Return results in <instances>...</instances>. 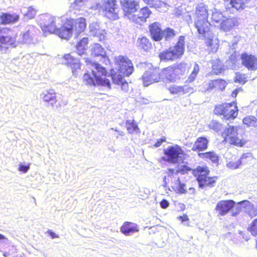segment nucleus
<instances>
[{
  "instance_id": "1",
  "label": "nucleus",
  "mask_w": 257,
  "mask_h": 257,
  "mask_svg": "<svg viewBox=\"0 0 257 257\" xmlns=\"http://www.w3.org/2000/svg\"><path fill=\"white\" fill-rule=\"evenodd\" d=\"M95 70H92L91 73H86L83 76V82L86 85L95 86L102 85L110 88V82L105 77L107 72L105 68L97 63L94 64Z\"/></svg>"
},
{
  "instance_id": "2",
  "label": "nucleus",
  "mask_w": 257,
  "mask_h": 257,
  "mask_svg": "<svg viewBox=\"0 0 257 257\" xmlns=\"http://www.w3.org/2000/svg\"><path fill=\"white\" fill-rule=\"evenodd\" d=\"M192 173L198 183L199 187L201 188L214 187L218 179L217 176H209L210 171L206 166H198L192 170Z\"/></svg>"
},
{
  "instance_id": "3",
  "label": "nucleus",
  "mask_w": 257,
  "mask_h": 257,
  "mask_svg": "<svg viewBox=\"0 0 257 257\" xmlns=\"http://www.w3.org/2000/svg\"><path fill=\"white\" fill-rule=\"evenodd\" d=\"M17 37L18 34L15 31L0 27V52L6 53L10 47H16L21 43Z\"/></svg>"
},
{
  "instance_id": "4",
  "label": "nucleus",
  "mask_w": 257,
  "mask_h": 257,
  "mask_svg": "<svg viewBox=\"0 0 257 257\" xmlns=\"http://www.w3.org/2000/svg\"><path fill=\"white\" fill-rule=\"evenodd\" d=\"M188 70L187 64L182 62L164 68L162 74L166 81L175 82L185 76Z\"/></svg>"
},
{
  "instance_id": "5",
  "label": "nucleus",
  "mask_w": 257,
  "mask_h": 257,
  "mask_svg": "<svg viewBox=\"0 0 257 257\" xmlns=\"http://www.w3.org/2000/svg\"><path fill=\"white\" fill-rule=\"evenodd\" d=\"M184 50L185 37L181 36L175 46L170 47L168 49L161 52L159 56L161 61L175 60L182 57Z\"/></svg>"
},
{
  "instance_id": "6",
  "label": "nucleus",
  "mask_w": 257,
  "mask_h": 257,
  "mask_svg": "<svg viewBox=\"0 0 257 257\" xmlns=\"http://www.w3.org/2000/svg\"><path fill=\"white\" fill-rule=\"evenodd\" d=\"M95 9L101 12L104 16L110 20L114 21L118 18V8L115 0L101 1L96 5Z\"/></svg>"
},
{
  "instance_id": "7",
  "label": "nucleus",
  "mask_w": 257,
  "mask_h": 257,
  "mask_svg": "<svg viewBox=\"0 0 257 257\" xmlns=\"http://www.w3.org/2000/svg\"><path fill=\"white\" fill-rule=\"evenodd\" d=\"M195 27L197 29L199 37L208 40V45H211L213 34L210 30V24L207 19H195Z\"/></svg>"
},
{
  "instance_id": "8",
  "label": "nucleus",
  "mask_w": 257,
  "mask_h": 257,
  "mask_svg": "<svg viewBox=\"0 0 257 257\" xmlns=\"http://www.w3.org/2000/svg\"><path fill=\"white\" fill-rule=\"evenodd\" d=\"M115 61L118 70L115 73L122 76H128L133 73L134 70L133 64L126 56H119L115 58Z\"/></svg>"
},
{
  "instance_id": "9",
  "label": "nucleus",
  "mask_w": 257,
  "mask_h": 257,
  "mask_svg": "<svg viewBox=\"0 0 257 257\" xmlns=\"http://www.w3.org/2000/svg\"><path fill=\"white\" fill-rule=\"evenodd\" d=\"M57 18L49 14L42 15L39 17V25L45 33H55L57 27Z\"/></svg>"
},
{
  "instance_id": "10",
  "label": "nucleus",
  "mask_w": 257,
  "mask_h": 257,
  "mask_svg": "<svg viewBox=\"0 0 257 257\" xmlns=\"http://www.w3.org/2000/svg\"><path fill=\"white\" fill-rule=\"evenodd\" d=\"M142 78L145 86L159 82L161 79L159 69L156 68H150L145 71Z\"/></svg>"
},
{
  "instance_id": "11",
  "label": "nucleus",
  "mask_w": 257,
  "mask_h": 257,
  "mask_svg": "<svg viewBox=\"0 0 257 257\" xmlns=\"http://www.w3.org/2000/svg\"><path fill=\"white\" fill-rule=\"evenodd\" d=\"M164 154L167 158V161L175 164L182 160L183 153L179 146H171L168 149L164 150Z\"/></svg>"
},
{
  "instance_id": "12",
  "label": "nucleus",
  "mask_w": 257,
  "mask_h": 257,
  "mask_svg": "<svg viewBox=\"0 0 257 257\" xmlns=\"http://www.w3.org/2000/svg\"><path fill=\"white\" fill-rule=\"evenodd\" d=\"M120 3L124 16L129 19L140 8L139 0H120Z\"/></svg>"
},
{
  "instance_id": "13",
  "label": "nucleus",
  "mask_w": 257,
  "mask_h": 257,
  "mask_svg": "<svg viewBox=\"0 0 257 257\" xmlns=\"http://www.w3.org/2000/svg\"><path fill=\"white\" fill-rule=\"evenodd\" d=\"M235 205L232 200H223L219 201L216 204L215 210L221 216L226 214Z\"/></svg>"
},
{
  "instance_id": "14",
  "label": "nucleus",
  "mask_w": 257,
  "mask_h": 257,
  "mask_svg": "<svg viewBox=\"0 0 257 257\" xmlns=\"http://www.w3.org/2000/svg\"><path fill=\"white\" fill-rule=\"evenodd\" d=\"M64 59L65 61L63 63L71 68L74 75L77 76L81 66L79 59L70 54L65 55Z\"/></svg>"
},
{
  "instance_id": "15",
  "label": "nucleus",
  "mask_w": 257,
  "mask_h": 257,
  "mask_svg": "<svg viewBox=\"0 0 257 257\" xmlns=\"http://www.w3.org/2000/svg\"><path fill=\"white\" fill-rule=\"evenodd\" d=\"M105 30L100 29L99 24L97 22H92L88 27V35L97 38L102 41L105 38Z\"/></svg>"
},
{
  "instance_id": "16",
  "label": "nucleus",
  "mask_w": 257,
  "mask_h": 257,
  "mask_svg": "<svg viewBox=\"0 0 257 257\" xmlns=\"http://www.w3.org/2000/svg\"><path fill=\"white\" fill-rule=\"evenodd\" d=\"M242 64L249 70H257V59L251 55L246 53H242L240 56Z\"/></svg>"
},
{
  "instance_id": "17",
  "label": "nucleus",
  "mask_w": 257,
  "mask_h": 257,
  "mask_svg": "<svg viewBox=\"0 0 257 257\" xmlns=\"http://www.w3.org/2000/svg\"><path fill=\"white\" fill-rule=\"evenodd\" d=\"M42 101L48 106L53 107L57 101L56 93L53 89L45 90L40 95Z\"/></svg>"
},
{
  "instance_id": "18",
  "label": "nucleus",
  "mask_w": 257,
  "mask_h": 257,
  "mask_svg": "<svg viewBox=\"0 0 257 257\" xmlns=\"http://www.w3.org/2000/svg\"><path fill=\"white\" fill-rule=\"evenodd\" d=\"M69 22L73 24V32L75 38L78 37L86 29V23L84 18L80 17Z\"/></svg>"
},
{
  "instance_id": "19",
  "label": "nucleus",
  "mask_w": 257,
  "mask_h": 257,
  "mask_svg": "<svg viewBox=\"0 0 257 257\" xmlns=\"http://www.w3.org/2000/svg\"><path fill=\"white\" fill-rule=\"evenodd\" d=\"M73 24L68 22L60 28L57 29L55 34L62 39L68 40L73 34Z\"/></svg>"
},
{
  "instance_id": "20",
  "label": "nucleus",
  "mask_w": 257,
  "mask_h": 257,
  "mask_svg": "<svg viewBox=\"0 0 257 257\" xmlns=\"http://www.w3.org/2000/svg\"><path fill=\"white\" fill-rule=\"evenodd\" d=\"M237 131L236 127L229 125L224 141L226 143H228L229 145H243L240 141L238 142L239 139L237 137Z\"/></svg>"
},
{
  "instance_id": "21",
  "label": "nucleus",
  "mask_w": 257,
  "mask_h": 257,
  "mask_svg": "<svg viewBox=\"0 0 257 257\" xmlns=\"http://www.w3.org/2000/svg\"><path fill=\"white\" fill-rule=\"evenodd\" d=\"M226 107L225 108L223 118L231 121L233 120L238 114V109L236 104L234 102L225 103Z\"/></svg>"
},
{
  "instance_id": "22",
  "label": "nucleus",
  "mask_w": 257,
  "mask_h": 257,
  "mask_svg": "<svg viewBox=\"0 0 257 257\" xmlns=\"http://www.w3.org/2000/svg\"><path fill=\"white\" fill-rule=\"evenodd\" d=\"M151 14V11L147 7H144L141 9L139 13L137 15H134L130 18V20H131L133 22L141 24L146 21L147 18H148Z\"/></svg>"
},
{
  "instance_id": "23",
  "label": "nucleus",
  "mask_w": 257,
  "mask_h": 257,
  "mask_svg": "<svg viewBox=\"0 0 257 257\" xmlns=\"http://www.w3.org/2000/svg\"><path fill=\"white\" fill-rule=\"evenodd\" d=\"M160 23L154 22L149 26V31L152 39L159 41L163 38V31L160 27Z\"/></svg>"
},
{
  "instance_id": "24",
  "label": "nucleus",
  "mask_w": 257,
  "mask_h": 257,
  "mask_svg": "<svg viewBox=\"0 0 257 257\" xmlns=\"http://www.w3.org/2000/svg\"><path fill=\"white\" fill-rule=\"evenodd\" d=\"M191 170V169L187 165L184 164H178L177 169H168L167 171L168 177L174 178L179 174L184 175L188 174Z\"/></svg>"
},
{
  "instance_id": "25",
  "label": "nucleus",
  "mask_w": 257,
  "mask_h": 257,
  "mask_svg": "<svg viewBox=\"0 0 257 257\" xmlns=\"http://www.w3.org/2000/svg\"><path fill=\"white\" fill-rule=\"evenodd\" d=\"M26 31L23 34L22 38V40L21 43L31 44L33 43L34 37V33L35 32V27L33 25H28L26 27Z\"/></svg>"
},
{
  "instance_id": "26",
  "label": "nucleus",
  "mask_w": 257,
  "mask_h": 257,
  "mask_svg": "<svg viewBox=\"0 0 257 257\" xmlns=\"http://www.w3.org/2000/svg\"><path fill=\"white\" fill-rule=\"evenodd\" d=\"M19 19V15L16 13H3L0 16L1 23L3 25L14 24L17 22Z\"/></svg>"
},
{
  "instance_id": "27",
  "label": "nucleus",
  "mask_w": 257,
  "mask_h": 257,
  "mask_svg": "<svg viewBox=\"0 0 257 257\" xmlns=\"http://www.w3.org/2000/svg\"><path fill=\"white\" fill-rule=\"evenodd\" d=\"M124 77L117 73H111V77L112 82L117 85L121 86V90L124 92H127L128 90V84Z\"/></svg>"
},
{
  "instance_id": "28",
  "label": "nucleus",
  "mask_w": 257,
  "mask_h": 257,
  "mask_svg": "<svg viewBox=\"0 0 257 257\" xmlns=\"http://www.w3.org/2000/svg\"><path fill=\"white\" fill-rule=\"evenodd\" d=\"M120 231L125 235H129L131 233L138 232L139 229L137 224L129 222H124L120 227Z\"/></svg>"
},
{
  "instance_id": "29",
  "label": "nucleus",
  "mask_w": 257,
  "mask_h": 257,
  "mask_svg": "<svg viewBox=\"0 0 257 257\" xmlns=\"http://www.w3.org/2000/svg\"><path fill=\"white\" fill-rule=\"evenodd\" d=\"M226 85V82L222 79H215L211 80L208 83L207 90L215 89L218 90H223Z\"/></svg>"
},
{
  "instance_id": "30",
  "label": "nucleus",
  "mask_w": 257,
  "mask_h": 257,
  "mask_svg": "<svg viewBox=\"0 0 257 257\" xmlns=\"http://www.w3.org/2000/svg\"><path fill=\"white\" fill-rule=\"evenodd\" d=\"M195 19H208V13L207 7L203 3L197 5L196 9Z\"/></svg>"
},
{
  "instance_id": "31",
  "label": "nucleus",
  "mask_w": 257,
  "mask_h": 257,
  "mask_svg": "<svg viewBox=\"0 0 257 257\" xmlns=\"http://www.w3.org/2000/svg\"><path fill=\"white\" fill-rule=\"evenodd\" d=\"M237 21L234 18H228L222 21L220 24V29L225 32L230 31L234 26L237 25Z\"/></svg>"
},
{
  "instance_id": "32",
  "label": "nucleus",
  "mask_w": 257,
  "mask_h": 257,
  "mask_svg": "<svg viewBox=\"0 0 257 257\" xmlns=\"http://www.w3.org/2000/svg\"><path fill=\"white\" fill-rule=\"evenodd\" d=\"M88 41V38L84 37L77 43L76 45V52L78 55L81 56L85 55Z\"/></svg>"
},
{
  "instance_id": "33",
  "label": "nucleus",
  "mask_w": 257,
  "mask_h": 257,
  "mask_svg": "<svg viewBox=\"0 0 257 257\" xmlns=\"http://www.w3.org/2000/svg\"><path fill=\"white\" fill-rule=\"evenodd\" d=\"M172 188L177 193L186 194L187 193L186 184L181 182L179 178L172 183Z\"/></svg>"
},
{
  "instance_id": "34",
  "label": "nucleus",
  "mask_w": 257,
  "mask_h": 257,
  "mask_svg": "<svg viewBox=\"0 0 257 257\" xmlns=\"http://www.w3.org/2000/svg\"><path fill=\"white\" fill-rule=\"evenodd\" d=\"M138 47L140 49L145 52H148L152 49V44L149 40L145 37L138 39L137 41Z\"/></svg>"
},
{
  "instance_id": "35",
  "label": "nucleus",
  "mask_w": 257,
  "mask_h": 257,
  "mask_svg": "<svg viewBox=\"0 0 257 257\" xmlns=\"http://www.w3.org/2000/svg\"><path fill=\"white\" fill-rule=\"evenodd\" d=\"M198 156L203 159H209L213 163L218 164V156L215 154L213 152H207L205 153H199Z\"/></svg>"
},
{
  "instance_id": "36",
  "label": "nucleus",
  "mask_w": 257,
  "mask_h": 257,
  "mask_svg": "<svg viewBox=\"0 0 257 257\" xmlns=\"http://www.w3.org/2000/svg\"><path fill=\"white\" fill-rule=\"evenodd\" d=\"M91 54L94 56H101L104 57L105 56V50L98 43L94 44L91 49Z\"/></svg>"
},
{
  "instance_id": "37",
  "label": "nucleus",
  "mask_w": 257,
  "mask_h": 257,
  "mask_svg": "<svg viewBox=\"0 0 257 257\" xmlns=\"http://www.w3.org/2000/svg\"><path fill=\"white\" fill-rule=\"evenodd\" d=\"M244 159L245 157L243 156L240 159L231 160L227 163V166L230 169H237L242 165V163H246L244 161Z\"/></svg>"
},
{
  "instance_id": "38",
  "label": "nucleus",
  "mask_w": 257,
  "mask_h": 257,
  "mask_svg": "<svg viewBox=\"0 0 257 257\" xmlns=\"http://www.w3.org/2000/svg\"><path fill=\"white\" fill-rule=\"evenodd\" d=\"M247 2L248 0H230V4L236 10L241 11L244 9Z\"/></svg>"
},
{
  "instance_id": "39",
  "label": "nucleus",
  "mask_w": 257,
  "mask_h": 257,
  "mask_svg": "<svg viewBox=\"0 0 257 257\" xmlns=\"http://www.w3.org/2000/svg\"><path fill=\"white\" fill-rule=\"evenodd\" d=\"M163 38H165L166 41H169L172 40L176 36V32L174 29L170 28H167L163 31Z\"/></svg>"
},
{
  "instance_id": "40",
  "label": "nucleus",
  "mask_w": 257,
  "mask_h": 257,
  "mask_svg": "<svg viewBox=\"0 0 257 257\" xmlns=\"http://www.w3.org/2000/svg\"><path fill=\"white\" fill-rule=\"evenodd\" d=\"M243 123L248 126L255 127L257 126V119L254 116H248L244 117Z\"/></svg>"
},
{
  "instance_id": "41",
  "label": "nucleus",
  "mask_w": 257,
  "mask_h": 257,
  "mask_svg": "<svg viewBox=\"0 0 257 257\" xmlns=\"http://www.w3.org/2000/svg\"><path fill=\"white\" fill-rule=\"evenodd\" d=\"M22 13L25 17L28 18L29 19H32L36 16L37 10L32 7H29L26 11H22Z\"/></svg>"
},
{
  "instance_id": "42",
  "label": "nucleus",
  "mask_w": 257,
  "mask_h": 257,
  "mask_svg": "<svg viewBox=\"0 0 257 257\" xmlns=\"http://www.w3.org/2000/svg\"><path fill=\"white\" fill-rule=\"evenodd\" d=\"M247 230L252 236H257V218L254 219L251 222Z\"/></svg>"
},
{
  "instance_id": "43",
  "label": "nucleus",
  "mask_w": 257,
  "mask_h": 257,
  "mask_svg": "<svg viewBox=\"0 0 257 257\" xmlns=\"http://www.w3.org/2000/svg\"><path fill=\"white\" fill-rule=\"evenodd\" d=\"M125 124L126 129L130 134L136 132L139 130L137 124L134 122L133 120H127Z\"/></svg>"
},
{
  "instance_id": "44",
  "label": "nucleus",
  "mask_w": 257,
  "mask_h": 257,
  "mask_svg": "<svg viewBox=\"0 0 257 257\" xmlns=\"http://www.w3.org/2000/svg\"><path fill=\"white\" fill-rule=\"evenodd\" d=\"M200 70L199 66L197 63H195L193 66V69L191 74L188 77L187 82H193L196 78L197 74L198 73Z\"/></svg>"
},
{
  "instance_id": "45",
  "label": "nucleus",
  "mask_w": 257,
  "mask_h": 257,
  "mask_svg": "<svg viewBox=\"0 0 257 257\" xmlns=\"http://www.w3.org/2000/svg\"><path fill=\"white\" fill-rule=\"evenodd\" d=\"M222 70V65L220 61H214L212 63V73L218 74L221 73Z\"/></svg>"
},
{
  "instance_id": "46",
  "label": "nucleus",
  "mask_w": 257,
  "mask_h": 257,
  "mask_svg": "<svg viewBox=\"0 0 257 257\" xmlns=\"http://www.w3.org/2000/svg\"><path fill=\"white\" fill-rule=\"evenodd\" d=\"M169 90L172 94H176L177 95H182V86H177L176 85H172L169 86Z\"/></svg>"
},
{
  "instance_id": "47",
  "label": "nucleus",
  "mask_w": 257,
  "mask_h": 257,
  "mask_svg": "<svg viewBox=\"0 0 257 257\" xmlns=\"http://www.w3.org/2000/svg\"><path fill=\"white\" fill-rule=\"evenodd\" d=\"M208 127L210 129L217 132L221 130V124L218 121L213 120L208 124Z\"/></svg>"
},
{
  "instance_id": "48",
  "label": "nucleus",
  "mask_w": 257,
  "mask_h": 257,
  "mask_svg": "<svg viewBox=\"0 0 257 257\" xmlns=\"http://www.w3.org/2000/svg\"><path fill=\"white\" fill-rule=\"evenodd\" d=\"M226 106L225 103L216 106L214 110V113L217 115H222L223 116Z\"/></svg>"
},
{
  "instance_id": "49",
  "label": "nucleus",
  "mask_w": 257,
  "mask_h": 257,
  "mask_svg": "<svg viewBox=\"0 0 257 257\" xmlns=\"http://www.w3.org/2000/svg\"><path fill=\"white\" fill-rule=\"evenodd\" d=\"M237 61V59L235 53L234 54H231L229 59L228 60V63L231 69H235V63Z\"/></svg>"
},
{
  "instance_id": "50",
  "label": "nucleus",
  "mask_w": 257,
  "mask_h": 257,
  "mask_svg": "<svg viewBox=\"0 0 257 257\" xmlns=\"http://www.w3.org/2000/svg\"><path fill=\"white\" fill-rule=\"evenodd\" d=\"M224 18L223 16L221 13L219 12H214L213 13L212 15V19L213 21L216 23H219L220 22H222L223 18Z\"/></svg>"
},
{
  "instance_id": "51",
  "label": "nucleus",
  "mask_w": 257,
  "mask_h": 257,
  "mask_svg": "<svg viewBox=\"0 0 257 257\" xmlns=\"http://www.w3.org/2000/svg\"><path fill=\"white\" fill-rule=\"evenodd\" d=\"M146 4L151 7L157 8L161 5V1H156L154 0H143Z\"/></svg>"
},
{
  "instance_id": "52",
  "label": "nucleus",
  "mask_w": 257,
  "mask_h": 257,
  "mask_svg": "<svg viewBox=\"0 0 257 257\" xmlns=\"http://www.w3.org/2000/svg\"><path fill=\"white\" fill-rule=\"evenodd\" d=\"M208 141L206 137H201L198 138L195 143L194 145H208Z\"/></svg>"
},
{
  "instance_id": "53",
  "label": "nucleus",
  "mask_w": 257,
  "mask_h": 257,
  "mask_svg": "<svg viewBox=\"0 0 257 257\" xmlns=\"http://www.w3.org/2000/svg\"><path fill=\"white\" fill-rule=\"evenodd\" d=\"M182 95L186 93H191L193 91V88L188 86V85H184L182 86Z\"/></svg>"
},
{
  "instance_id": "54",
  "label": "nucleus",
  "mask_w": 257,
  "mask_h": 257,
  "mask_svg": "<svg viewBox=\"0 0 257 257\" xmlns=\"http://www.w3.org/2000/svg\"><path fill=\"white\" fill-rule=\"evenodd\" d=\"M109 131H112V134L116 136V138H118V136H123L124 135V133L123 131L116 128H110Z\"/></svg>"
},
{
  "instance_id": "55",
  "label": "nucleus",
  "mask_w": 257,
  "mask_h": 257,
  "mask_svg": "<svg viewBox=\"0 0 257 257\" xmlns=\"http://www.w3.org/2000/svg\"><path fill=\"white\" fill-rule=\"evenodd\" d=\"M244 156L245 157V159H244V161H245L246 163H242V164H247L248 163H250L253 159V157L252 155L250 154L247 153V154H244L242 155L241 157Z\"/></svg>"
},
{
  "instance_id": "56",
  "label": "nucleus",
  "mask_w": 257,
  "mask_h": 257,
  "mask_svg": "<svg viewBox=\"0 0 257 257\" xmlns=\"http://www.w3.org/2000/svg\"><path fill=\"white\" fill-rule=\"evenodd\" d=\"M245 78L244 77V75H242V74H236V78L235 79V82H239L240 83H245Z\"/></svg>"
},
{
  "instance_id": "57",
  "label": "nucleus",
  "mask_w": 257,
  "mask_h": 257,
  "mask_svg": "<svg viewBox=\"0 0 257 257\" xmlns=\"http://www.w3.org/2000/svg\"><path fill=\"white\" fill-rule=\"evenodd\" d=\"M29 169V165L26 166L20 165L19 167L18 170L19 171L23 173H26V172H28Z\"/></svg>"
},
{
  "instance_id": "58",
  "label": "nucleus",
  "mask_w": 257,
  "mask_h": 257,
  "mask_svg": "<svg viewBox=\"0 0 257 257\" xmlns=\"http://www.w3.org/2000/svg\"><path fill=\"white\" fill-rule=\"evenodd\" d=\"M160 206L163 209H166L169 206V202L165 199H163L161 202H160Z\"/></svg>"
},
{
  "instance_id": "59",
  "label": "nucleus",
  "mask_w": 257,
  "mask_h": 257,
  "mask_svg": "<svg viewBox=\"0 0 257 257\" xmlns=\"http://www.w3.org/2000/svg\"><path fill=\"white\" fill-rule=\"evenodd\" d=\"M177 218L181 222L187 221L189 220V217L186 214H184L182 216H179L177 217Z\"/></svg>"
},
{
  "instance_id": "60",
  "label": "nucleus",
  "mask_w": 257,
  "mask_h": 257,
  "mask_svg": "<svg viewBox=\"0 0 257 257\" xmlns=\"http://www.w3.org/2000/svg\"><path fill=\"white\" fill-rule=\"evenodd\" d=\"M166 142V139L165 137H163L160 139L157 140V142L155 143V144L154 145H161L162 143H163L164 142Z\"/></svg>"
},
{
  "instance_id": "61",
  "label": "nucleus",
  "mask_w": 257,
  "mask_h": 257,
  "mask_svg": "<svg viewBox=\"0 0 257 257\" xmlns=\"http://www.w3.org/2000/svg\"><path fill=\"white\" fill-rule=\"evenodd\" d=\"M47 233L52 238H55L58 237V236L54 232H53L52 230H48Z\"/></svg>"
},
{
  "instance_id": "62",
  "label": "nucleus",
  "mask_w": 257,
  "mask_h": 257,
  "mask_svg": "<svg viewBox=\"0 0 257 257\" xmlns=\"http://www.w3.org/2000/svg\"><path fill=\"white\" fill-rule=\"evenodd\" d=\"M240 90H241V88H236V89L232 91L231 93V96L233 97H236L238 93V91Z\"/></svg>"
},
{
  "instance_id": "63",
  "label": "nucleus",
  "mask_w": 257,
  "mask_h": 257,
  "mask_svg": "<svg viewBox=\"0 0 257 257\" xmlns=\"http://www.w3.org/2000/svg\"><path fill=\"white\" fill-rule=\"evenodd\" d=\"M207 146H196V148L193 149V150L198 149L199 151H203L206 149Z\"/></svg>"
},
{
  "instance_id": "64",
  "label": "nucleus",
  "mask_w": 257,
  "mask_h": 257,
  "mask_svg": "<svg viewBox=\"0 0 257 257\" xmlns=\"http://www.w3.org/2000/svg\"><path fill=\"white\" fill-rule=\"evenodd\" d=\"M182 14V11L179 9L177 10L175 12V16L177 17L180 16Z\"/></svg>"
}]
</instances>
